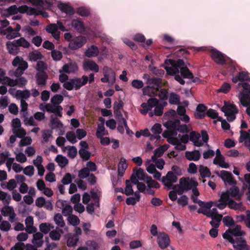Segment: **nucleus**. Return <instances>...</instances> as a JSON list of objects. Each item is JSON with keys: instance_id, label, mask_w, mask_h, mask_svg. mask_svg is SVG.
Masks as SVG:
<instances>
[{"instance_id": "1", "label": "nucleus", "mask_w": 250, "mask_h": 250, "mask_svg": "<svg viewBox=\"0 0 250 250\" xmlns=\"http://www.w3.org/2000/svg\"><path fill=\"white\" fill-rule=\"evenodd\" d=\"M5 45L8 52L10 54L16 55L20 52V47L28 48L30 46V43L24 38L21 37L13 41L7 42Z\"/></svg>"}, {"instance_id": "2", "label": "nucleus", "mask_w": 250, "mask_h": 250, "mask_svg": "<svg viewBox=\"0 0 250 250\" xmlns=\"http://www.w3.org/2000/svg\"><path fill=\"white\" fill-rule=\"evenodd\" d=\"M198 183L194 179L188 177H182L179 180V184L175 185L173 190L177 191L179 195H182L185 191L190 190L192 187H197Z\"/></svg>"}, {"instance_id": "3", "label": "nucleus", "mask_w": 250, "mask_h": 250, "mask_svg": "<svg viewBox=\"0 0 250 250\" xmlns=\"http://www.w3.org/2000/svg\"><path fill=\"white\" fill-rule=\"evenodd\" d=\"M243 87V90L240 91L239 99L241 104L243 106H248L250 105V84L247 83H239L238 87Z\"/></svg>"}, {"instance_id": "4", "label": "nucleus", "mask_w": 250, "mask_h": 250, "mask_svg": "<svg viewBox=\"0 0 250 250\" xmlns=\"http://www.w3.org/2000/svg\"><path fill=\"white\" fill-rule=\"evenodd\" d=\"M243 232L241 231V227L236 225L233 229H229L223 234V237L225 239L228 240L230 243H233L240 237H243Z\"/></svg>"}, {"instance_id": "5", "label": "nucleus", "mask_w": 250, "mask_h": 250, "mask_svg": "<svg viewBox=\"0 0 250 250\" xmlns=\"http://www.w3.org/2000/svg\"><path fill=\"white\" fill-rule=\"evenodd\" d=\"M40 108L42 110H45L47 112L54 113L59 117L62 116V107L61 105H56L53 104H46L43 105V104H41L40 105Z\"/></svg>"}, {"instance_id": "6", "label": "nucleus", "mask_w": 250, "mask_h": 250, "mask_svg": "<svg viewBox=\"0 0 250 250\" xmlns=\"http://www.w3.org/2000/svg\"><path fill=\"white\" fill-rule=\"evenodd\" d=\"M177 180V177L174 174L173 172L168 171L166 176L162 177V182L168 189H173L174 185H173V183H176Z\"/></svg>"}, {"instance_id": "7", "label": "nucleus", "mask_w": 250, "mask_h": 250, "mask_svg": "<svg viewBox=\"0 0 250 250\" xmlns=\"http://www.w3.org/2000/svg\"><path fill=\"white\" fill-rule=\"evenodd\" d=\"M215 173L222 179L225 184L228 183L229 185H233L236 184V180L230 172L223 170L220 172L216 171Z\"/></svg>"}, {"instance_id": "8", "label": "nucleus", "mask_w": 250, "mask_h": 250, "mask_svg": "<svg viewBox=\"0 0 250 250\" xmlns=\"http://www.w3.org/2000/svg\"><path fill=\"white\" fill-rule=\"evenodd\" d=\"M157 243L162 249H166L169 246L170 240L169 236L165 232H160L157 236Z\"/></svg>"}, {"instance_id": "9", "label": "nucleus", "mask_w": 250, "mask_h": 250, "mask_svg": "<svg viewBox=\"0 0 250 250\" xmlns=\"http://www.w3.org/2000/svg\"><path fill=\"white\" fill-rule=\"evenodd\" d=\"M86 40L84 37L79 36L71 41L68 47L71 50H76L82 47L86 42Z\"/></svg>"}, {"instance_id": "10", "label": "nucleus", "mask_w": 250, "mask_h": 250, "mask_svg": "<svg viewBox=\"0 0 250 250\" xmlns=\"http://www.w3.org/2000/svg\"><path fill=\"white\" fill-rule=\"evenodd\" d=\"M78 70V66L77 64L74 62H70L65 63L60 69L59 72L61 73H65L67 74H75Z\"/></svg>"}, {"instance_id": "11", "label": "nucleus", "mask_w": 250, "mask_h": 250, "mask_svg": "<svg viewBox=\"0 0 250 250\" xmlns=\"http://www.w3.org/2000/svg\"><path fill=\"white\" fill-rule=\"evenodd\" d=\"M211 56L213 60L217 64L224 65L226 64V61L225 55L216 49H212L211 52Z\"/></svg>"}, {"instance_id": "12", "label": "nucleus", "mask_w": 250, "mask_h": 250, "mask_svg": "<svg viewBox=\"0 0 250 250\" xmlns=\"http://www.w3.org/2000/svg\"><path fill=\"white\" fill-rule=\"evenodd\" d=\"M231 244L235 250H250V247L243 237H240L239 239Z\"/></svg>"}, {"instance_id": "13", "label": "nucleus", "mask_w": 250, "mask_h": 250, "mask_svg": "<svg viewBox=\"0 0 250 250\" xmlns=\"http://www.w3.org/2000/svg\"><path fill=\"white\" fill-rule=\"evenodd\" d=\"M88 78L87 76L83 75L82 78H75L72 79L74 88L78 90L83 85H85L88 82Z\"/></svg>"}, {"instance_id": "14", "label": "nucleus", "mask_w": 250, "mask_h": 250, "mask_svg": "<svg viewBox=\"0 0 250 250\" xmlns=\"http://www.w3.org/2000/svg\"><path fill=\"white\" fill-rule=\"evenodd\" d=\"M148 85L151 86V88L157 92L162 87V80L157 77L151 78L148 82Z\"/></svg>"}, {"instance_id": "15", "label": "nucleus", "mask_w": 250, "mask_h": 250, "mask_svg": "<svg viewBox=\"0 0 250 250\" xmlns=\"http://www.w3.org/2000/svg\"><path fill=\"white\" fill-rule=\"evenodd\" d=\"M36 83L39 85H45L46 84L48 76L45 71L38 72L36 76Z\"/></svg>"}, {"instance_id": "16", "label": "nucleus", "mask_w": 250, "mask_h": 250, "mask_svg": "<svg viewBox=\"0 0 250 250\" xmlns=\"http://www.w3.org/2000/svg\"><path fill=\"white\" fill-rule=\"evenodd\" d=\"M58 7L62 12L66 13L69 16H72L75 13L74 8L67 3H59Z\"/></svg>"}, {"instance_id": "17", "label": "nucleus", "mask_w": 250, "mask_h": 250, "mask_svg": "<svg viewBox=\"0 0 250 250\" xmlns=\"http://www.w3.org/2000/svg\"><path fill=\"white\" fill-rule=\"evenodd\" d=\"M221 110L225 113V115H227L231 113H238V110L235 104H227L225 102L224 105L221 108Z\"/></svg>"}, {"instance_id": "18", "label": "nucleus", "mask_w": 250, "mask_h": 250, "mask_svg": "<svg viewBox=\"0 0 250 250\" xmlns=\"http://www.w3.org/2000/svg\"><path fill=\"white\" fill-rule=\"evenodd\" d=\"M200 137V134L195 131H192L189 135V140L193 143L194 146H201L203 145V143L199 140Z\"/></svg>"}, {"instance_id": "19", "label": "nucleus", "mask_w": 250, "mask_h": 250, "mask_svg": "<svg viewBox=\"0 0 250 250\" xmlns=\"http://www.w3.org/2000/svg\"><path fill=\"white\" fill-rule=\"evenodd\" d=\"M186 158L189 161H197L201 158V154L198 150L192 151H186L185 153Z\"/></svg>"}, {"instance_id": "20", "label": "nucleus", "mask_w": 250, "mask_h": 250, "mask_svg": "<svg viewBox=\"0 0 250 250\" xmlns=\"http://www.w3.org/2000/svg\"><path fill=\"white\" fill-rule=\"evenodd\" d=\"M63 232L62 229L56 227L55 229H53L50 231L49 236L52 240L59 241L60 240L61 235L62 234Z\"/></svg>"}, {"instance_id": "21", "label": "nucleus", "mask_w": 250, "mask_h": 250, "mask_svg": "<svg viewBox=\"0 0 250 250\" xmlns=\"http://www.w3.org/2000/svg\"><path fill=\"white\" fill-rule=\"evenodd\" d=\"M43 235L42 232H37L33 234L32 242L36 247H41L43 243Z\"/></svg>"}, {"instance_id": "22", "label": "nucleus", "mask_w": 250, "mask_h": 250, "mask_svg": "<svg viewBox=\"0 0 250 250\" xmlns=\"http://www.w3.org/2000/svg\"><path fill=\"white\" fill-rule=\"evenodd\" d=\"M71 25L75 30L79 32L84 31V25L80 19H73L71 21Z\"/></svg>"}, {"instance_id": "23", "label": "nucleus", "mask_w": 250, "mask_h": 250, "mask_svg": "<svg viewBox=\"0 0 250 250\" xmlns=\"http://www.w3.org/2000/svg\"><path fill=\"white\" fill-rule=\"evenodd\" d=\"M207 110V107L204 104H199L196 107V113L195 116L199 119H203L205 117V111Z\"/></svg>"}, {"instance_id": "24", "label": "nucleus", "mask_w": 250, "mask_h": 250, "mask_svg": "<svg viewBox=\"0 0 250 250\" xmlns=\"http://www.w3.org/2000/svg\"><path fill=\"white\" fill-rule=\"evenodd\" d=\"M83 67L84 69H89L96 73L98 72L99 70L98 64L92 60H89L83 63Z\"/></svg>"}, {"instance_id": "25", "label": "nucleus", "mask_w": 250, "mask_h": 250, "mask_svg": "<svg viewBox=\"0 0 250 250\" xmlns=\"http://www.w3.org/2000/svg\"><path fill=\"white\" fill-rule=\"evenodd\" d=\"M84 54L88 58L96 57L99 54V50L98 47L94 45H92L85 51Z\"/></svg>"}, {"instance_id": "26", "label": "nucleus", "mask_w": 250, "mask_h": 250, "mask_svg": "<svg viewBox=\"0 0 250 250\" xmlns=\"http://www.w3.org/2000/svg\"><path fill=\"white\" fill-rule=\"evenodd\" d=\"M114 112L115 115V118L118 122H121V121H123V124L127 132L129 127L127 125L126 120L123 117L121 110L116 111V110H115V111H114Z\"/></svg>"}, {"instance_id": "27", "label": "nucleus", "mask_w": 250, "mask_h": 250, "mask_svg": "<svg viewBox=\"0 0 250 250\" xmlns=\"http://www.w3.org/2000/svg\"><path fill=\"white\" fill-rule=\"evenodd\" d=\"M127 167V165L126 163V160L124 158H121L120 162L118 164V173L119 175L122 176L125 173L126 168Z\"/></svg>"}, {"instance_id": "28", "label": "nucleus", "mask_w": 250, "mask_h": 250, "mask_svg": "<svg viewBox=\"0 0 250 250\" xmlns=\"http://www.w3.org/2000/svg\"><path fill=\"white\" fill-rule=\"evenodd\" d=\"M103 75L104 77L108 78H112L113 82L116 80V76L115 72L108 66H104L103 68Z\"/></svg>"}, {"instance_id": "29", "label": "nucleus", "mask_w": 250, "mask_h": 250, "mask_svg": "<svg viewBox=\"0 0 250 250\" xmlns=\"http://www.w3.org/2000/svg\"><path fill=\"white\" fill-rule=\"evenodd\" d=\"M54 220L55 224L57 225V227L63 228L65 226V222L63 220L62 216L60 213H56L54 217Z\"/></svg>"}, {"instance_id": "30", "label": "nucleus", "mask_w": 250, "mask_h": 250, "mask_svg": "<svg viewBox=\"0 0 250 250\" xmlns=\"http://www.w3.org/2000/svg\"><path fill=\"white\" fill-rule=\"evenodd\" d=\"M55 161L61 167H64L68 163V160L66 157L61 154L57 156L55 158Z\"/></svg>"}, {"instance_id": "31", "label": "nucleus", "mask_w": 250, "mask_h": 250, "mask_svg": "<svg viewBox=\"0 0 250 250\" xmlns=\"http://www.w3.org/2000/svg\"><path fill=\"white\" fill-rule=\"evenodd\" d=\"M199 172L202 178L209 177L211 176V172L209 169L208 167L203 165L199 166Z\"/></svg>"}, {"instance_id": "32", "label": "nucleus", "mask_w": 250, "mask_h": 250, "mask_svg": "<svg viewBox=\"0 0 250 250\" xmlns=\"http://www.w3.org/2000/svg\"><path fill=\"white\" fill-rule=\"evenodd\" d=\"M179 71H180L182 76L184 78L192 79L193 78V74L186 66L182 67Z\"/></svg>"}, {"instance_id": "33", "label": "nucleus", "mask_w": 250, "mask_h": 250, "mask_svg": "<svg viewBox=\"0 0 250 250\" xmlns=\"http://www.w3.org/2000/svg\"><path fill=\"white\" fill-rule=\"evenodd\" d=\"M43 57V55L40 52L32 51L29 53L28 55L29 60L32 62H36L40 60Z\"/></svg>"}, {"instance_id": "34", "label": "nucleus", "mask_w": 250, "mask_h": 250, "mask_svg": "<svg viewBox=\"0 0 250 250\" xmlns=\"http://www.w3.org/2000/svg\"><path fill=\"white\" fill-rule=\"evenodd\" d=\"M31 93L29 90L25 89L24 90H18L17 91V98H21V100L27 99L30 96Z\"/></svg>"}, {"instance_id": "35", "label": "nucleus", "mask_w": 250, "mask_h": 250, "mask_svg": "<svg viewBox=\"0 0 250 250\" xmlns=\"http://www.w3.org/2000/svg\"><path fill=\"white\" fill-rule=\"evenodd\" d=\"M169 103L172 104H179L180 103V97L175 93H170Z\"/></svg>"}, {"instance_id": "36", "label": "nucleus", "mask_w": 250, "mask_h": 250, "mask_svg": "<svg viewBox=\"0 0 250 250\" xmlns=\"http://www.w3.org/2000/svg\"><path fill=\"white\" fill-rule=\"evenodd\" d=\"M79 240V237L75 235H71L67 241V245L68 247H74Z\"/></svg>"}, {"instance_id": "37", "label": "nucleus", "mask_w": 250, "mask_h": 250, "mask_svg": "<svg viewBox=\"0 0 250 250\" xmlns=\"http://www.w3.org/2000/svg\"><path fill=\"white\" fill-rule=\"evenodd\" d=\"M146 182L148 188H160V184L156 181L152 179L151 177L147 176L146 177Z\"/></svg>"}, {"instance_id": "38", "label": "nucleus", "mask_w": 250, "mask_h": 250, "mask_svg": "<svg viewBox=\"0 0 250 250\" xmlns=\"http://www.w3.org/2000/svg\"><path fill=\"white\" fill-rule=\"evenodd\" d=\"M107 132L105 133V129L104 123H101L98 125L97 130L96 131V136L97 138H101V137L107 134Z\"/></svg>"}, {"instance_id": "39", "label": "nucleus", "mask_w": 250, "mask_h": 250, "mask_svg": "<svg viewBox=\"0 0 250 250\" xmlns=\"http://www.w3.org/2000/svg\"><path fill=\"white\" fill-rule=\"evenodd\" d=\"M51 124L52 128H60L63 126L60 120L57 117H54L53 115L51 116Z\"/></svg>"}, {"instance_id": "40", "label": "nucleus", "mask_w": 250, "mask_h": 250, "mask_svg": "<svg viewBox=\"0 0 250 250\" xmlns=\"http://www.w3.org/2000/svg\"><path fill=\"white\" fill-rule=\"evenodd\" d=\"M80 157L83 161L88 160L91 156V153L85 149L81 148L79 151Z\"/></svg>"}, {"instance_id": "41", "label": "nucleus", "mask_w": 250, "mask_h": 250, "mask_svg": "<svg viewBox=\"0 0 250 250\" xmlns=\"http://www.w3.org/2000/svg\"><path fill=\"white\" fill-rule=\"evenodd\" d=\"M66 148L68 150L67 155L69 158L73 159L77 156L78 152L75 146H69Z\"/></svg>"}, {"instance_id": "42", "label": "nucleus", "mask_w": 250, "mask_h": 250, "mask_svg": "<svg viewBox=\"0 0 250 250\" xmlns=\"http://www.w3.org/2000/svg\"><path fill=\"white\" fill-rule=\"evenodd\" d=\"M63 100V97L60 94H56L51 99L52 104L59 105V104L62 103Z\"/></svg>"}, {"instance_id": "43", "label": "nucleus", "mask_w": 250, "mask_h": 250, "mask_svg": "<svg viewBox=\"0 0 250 250\" xmlns=\"http://www.w3.org/2000/svg\"><path fill=\"white\" fill-rule=\"evenodd\" d=\"M172 67H166L167 73L169 75L175 76L178 73H179V70L177 67L174 66L172 63H171Z\"/></svg>"}, {"instance_id": "44", "label": "nucleus", "mask_w": 250, "mask_h": 250, "mask_svg": "<svg viewBox=\"0 0 250 250\" xmlns=\"http://www.w3.org/2000/svg\"><path fill=\"white\" fill-rule=\"evenodd\" d=\"M228 206L231 209L235 210L241 209L242 206V204L241 202L237 203L233 200L231 199L229 201V202L228 203Z\"/></svg>"}, {"instance_id": "45", "label": "nucleus", "mask_w": 250, "mask_h": 250, "mask_svg": "<svg viewBox=\"0 0 250 250\" xmlns=\"http://www.w3.org/2000/svg\"><path fill=\"white\" fill-rule=\"evenodd\" d=\"M2 81H3V84H7L11 87H14L17 85V80L12 79L7 76L4 77L2 79Z\"/></svg>"}, {"instance_id": "46", "label": "nucleus", "mask_w": 250, "mask_h": 250, "mask_svg": "<svg viewBox=\"0 0 250 250\" xmlns=\"http://www.w3.org/2000/svg\"><path fill=\"white\" fill-rule=\"evenodd\" d=\"M77 13L82 17H88L90 15L89 10L85 7H80L77 9Z\"/></svg>"}, {"instance_id": "47", "label": "nucleus", "mask_w": 250, "mask_h": 250, "mask_svg": "<svg viewBox=\"0 0 250 250\" xmlns=\"http://www.w3.org/2000/svg\"><path fill=\"white\" fill-rule=\"evenodd\" d=\"M168 126L167 127L171 130H177L181 125L180 121L178 119L175 120L174 121H171L168 123Z\"/></svg>"}, {"instance_id": "48", "label": "nucleus", "mask_w": 250, "mask_h": 250, "mask_svg": "<svg viewBox=\"0 0 250 250\" xmlns=\"http://www.w3.org/2000/svg\"><path fill=\"white\" fill-rule=\"evenodd\" d=\"M136 175L137 178L140 180H143L146 182V177L147 176L144 170L142 168H139L137 170Z\"/></svg>"}, {"instance_id": "49", "label": "nucleus", "mask_w": 250, "mask_h": 250, "mask_svg": "<svg viewBox=\"0 0 250 250\" xmlns=\"http://www.w3.org/2000/svg\"><path fill=\"white\" fill-rule=\"evenodd\" d=\"M66 138L67 140L74 144L77 142L76 136L73 131H68L66 134Z\"/></svg>"}, {"instance_id": "50", "label": "nucleus", "mask_w": 250, "mask_h": 250, "mask_svg": "<svg viewBox=\"0 0 250 250\" xmlns=\"http://www.w3.org/2000/svg\"><path fill=\"white\" fill-rule=\"evenodd\" d=\"M90 174L89 169L84 167L79 170L78 176L81 179H84L88 177Z\"/></svg>"}, {"instance_id": "51", "label": "nucleus", "mask_w": 250, "mask_h": 250, "mask_svg": "<svg viewBox=\"0 0 250 250\" xmlns=\"http://www.w3.org/2000/svg\"><path fill=\"white\" fill-rule=\"evenodd\" d=\"M126 187L125 188V193L126 195L129 196L132 195L134 193V191L132 189V186L128 180L125 181Z\"/></svg>"}, {"instance_id": "52", "label": "nucleus", "mask_w": 250, "mask_h": 250, "mask_svg": "<svg viewBox=\"0 0 250 250\" xmlns=\"http://www.w3.org/2000/svg\"><path fill=\"white\" fill-rule=\"evenodd\" d=\"M85 244L92 250H99L100 248L98 244L94 240H88L85 242Z\"/></svg>"}, {"instance_id": "53", "label": "nucleus", "mask_w": 250, "mask_h": 250, "mask_svg": "<svg viewBox=\"0 0 250 250\" xmlns=\"http://www.w3.org/2000/svg\"><path fill=\"white\" fill-rule=\"evenodd\" d=\"M239 81H250V77L247 72L241 71L238 73Z\"/></svg>"}, {"instance_id": "54", "label": "nucleus", "mask_w": 250, "mask_h": 250, "mask_svg": "<svg viewBox=\"0 0 250 250\" xmlns=\"http://www.w3.org/2000/svg\"><path fill=\"white\" fill-rule=\"evenodd\" d=\"M14 209L11 206H5L1 209V214L4 216H8L10 214L14 211Z\"/></svg>"}, {"instance_id": "55", "label": "nucleus", "mask_w": 250, "mask_h": 250, "mask_svg": "<svg viewBox=\"0 0 250 250\" xmlns=\"http://www.w3.org/2000/svg\"><path fill=\"white\" fill-rule=\"evenodd\" d=\"M161 125L159 123L155 124L151 129V131L154 134H160L162 133Z\"/></svg>"}, {"instance_id": "56", "label": "nucleus", "mask_w": 250, "mask_h": 250, "mask_svg": "<svg viewBox=\"0 0 250 250\" xmlns=\"http://www.w3.org/2000/svg\"><path fill=\"white\" fill-rule=\"evenodd\" d=\"M223 222L224 225L227 227H230L234 225V221L233 218L229 216L224 217L223 219Z\"/></svg>"}, {"instance_id": "57", "label": "nucleus", "mask_w": 250, "mask_h": 250, "mask_svg": "<svg viewBox=\"0 0 250 250\" xmlns=\"http://www.w3.org/2000/svg\"><path fill=\"white\" fill-rule=\"evenodd\" d=\"M51 56L54 60L60 61L62 58V55L61 51L53 50L51 52Z\"/></svg>"}, {"instance_id": "58", "label": "nucleus", "mask_w": 250, "mask_h": 250, "mask_svg": "<svg viewBox=\"0 0 250 250\" xmlns=\"http://www.w3.org/2000/svg\"><path fill=\"white\" fill-rule=\"evenodd\" d=\"M90 194L91 195V197L92 199H93L95 200H98V203L97 206H99V198L101 196V191H99L98 189H97L96 191H94L93 189H92L90 191Z\"/></svg>"}, {"instance_id": "59", "label": "nucleus", "mask_w": 250, "mask_h": 250, "mask_svg": "<svg viewBox=\"0 0 250 250\" xmlns=\"http://www.w3.org/2000/svg\"><path fill=\"white\" fill-rule=\"evenodd\" d=\"M68 220L70 224L74 226H77L80 223V219L79 218L74 215L69 216L68 217Z\"/></svg>"}, {"instance_id": "60", "label": "nucleus", "mask_w": 250, "mask_h": 250, "mask_svg": "<svg viewBox=\"0 0 250 250\" xmlns=\"http://www.w3.org/2000/svg\"><path fill=\"white\" fill-rule=\"evenodd\" d=\"M239 189L238 188L236 187H232L229 189V194L232 197H238V198L240 199V196H239Z\"/></svg>"}, {"instance_id": "61", "label": "nucleus", "mask_w": 250, "mask_h": 250, "mask_svg": "<svg viewBox=\"0 0 250 250\" xmlns=\"http://www.w3.org/2000/svg\"><path fill=\"white\" fill-rule=\"evenodd\" d=\"M159 93L158 94V96L160 99L166 100L168 99V90L167 89L162 88L159 90Z\"/></svg>"}, {"instance_id": "62", "label": "nucleus", "mask_w": 250, "mask_h": 250, "mask_svg": "<svg viewBox=\"0 0 250 250\" xmlns=\"http://www.w3.org/2000/svg\"><path fill=\"white\" fill-rule=\"evenodd\" d=\"M52 131L50 130L43 131L42 133V143H47L49 141V138L52 137Z\"/></svg>"}, {"instance_id": "63", "label": "nucleus", "mask_w": 250, "mask_h": 250, "mask_svg": "<svg viewBox=\"0 0 250 250\" xmlns=\"http://www.w3.org/2000/svg\"><path fill=\"white\" fill-rule=\"evenodd\" d=\"M34 167L33 166H28L23 169V173L27 176H32L34 173Z\"/></svg>"}, {"instance_id": "64", "label": "nucleus", "mask_w": 250, "mask_h": 250, "mask_svg": "<svg viewBox=\"0 0 250 250\" xmlns=\"http://www.w3.org/2000/svg\"><path fill=\"white\" fill-rule=\"evenodd\" d=\"M25 249V245L22 242H18L11 248L10 250H24Z\"/></svg>"}]
</instances>
